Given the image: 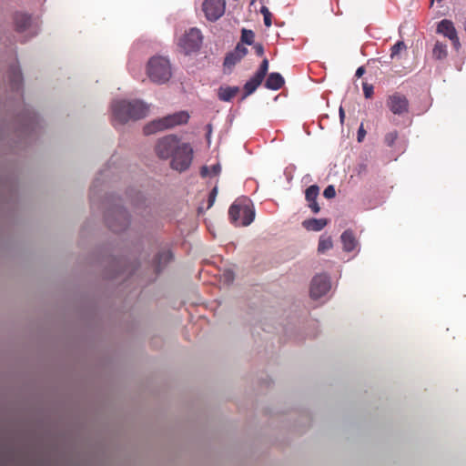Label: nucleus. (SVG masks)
<instances>
[{"mask_svg": "<svg viewBox=\"0 0 466 466\" xmlns=\"http://www.w3.org/2000/svg\"><path fill=\"white\" fill-rule=\"evenodd\" d=\"M111 109L114 123L123 125L130 120H138L147 116L149 106L139 99H122L115 100Z\"/></svg>", "mask_w": 466, "mask_h": 466, "instance_id": "obj_1", "label": "nucleus"}, {"mask_svg": "<svg viewBox=\"0 0 466 466\" xmlns=\"http://www.w3.org/2000/svg\"><path fill=\"white\" fill-rule=\"evenodd\" d=\"M147 74L153 83L158 85L165 84L172 76L171 64L165 56H153L147 62Z\"/></svg>", "mask_w": 466, "mask_h": 466, "instance_id": "obj_2", "label": "nucleus"}, {"mask_svg": "<svg viewBox=\"0 0 466 466\" xmlns=\"http://www.w3.org/2000/svg\"><path fill=\"white\" fill-rule=\"evenodd\" d=\"M231 222L236 226H248L255 218V209L248 198L237 199L228 209Z\"/></svg>", "mask_w": 466, "mask_h": 466, "instance_id": "obj_3", "label": "nucleus"}, {"mask_svg": "<svg viewBox=\"0 0 466 466\" xmlns=\"http://www.w3.org/2000/svg\"><path fill=\"white\" fill-rule=\"evenodd\" d=\"M17 124V137L20 139H25L41 127V118L31 106H24L18 116Z\"/></svg>", "mask_w": 466, "mask_h": 466, "instance_id": "obj_4", "label": "nucleus"}, {"mask_svg": "<svg viewBox=\"0 0 466 466\" xmlns=\"http://www.w3.org/2000/svg\"><path fill=\"white\" fill-rule=\"evenodd\" d=\"M105 219L108 228L116 233L125 231L130 225V217L120 203L109 205Z\"/></svg>", "mask_w": 466, "mask_h": 466, "instance_id": "obj_5", "label": "nucleus"}, {"mask_svg": "<svg viewBox=\"0 0 466 466\" xmlns=\"http://www.w3.org/2000/svg\"><path fill=\"white\" fill-rule=\"evenodd\" d=\"M188 118L189 115L187 112L179 111L163 118L153 120L144 127V133L146 135H151L158 131L171 128L177 125L187 123Z\"/></svg>", "mask_w": 466, "mask_h": 466, "instance_id": "obj_6", "label": "nucleus"}, {"mask_svg": "<svg viewBox=\"0 0 466 466\" xmlns=\"http://www.w3.org/2000/svg\"><path fill=\"white\" fill-rule=\"evenodd\" d=\"M14 23L15 29L20 34H25L26 37H33L39 32L38 19L25 12H16L14 15Z\"/></svg>", "mask_w": 466, "mask_h": 466, "instance_id": "obj_7", "label": "nucleus"}, {"mask_svg": "<svg viewBox=\"0 0 466 466\" xmlns=\"http://www.w3.org/2000/svg\"><path fill=\"white\" fill-rule=\"evenodd\" d=\"M193 149L187 143H181L171 157V167L177 171L187 170L191 165Z\"/></svg>", "mask_w": 466, "mask_h": 466, "instance_id": "obj_8", "label": "nucleus"}, {"mask_svg": "<svg viewBox=\"0 0 466 466\" xmlns=\"http://www.w3.org/2000/svg\"><path fill=\"white\" fill-rule=\"evenodd\" d=\"M203 42V35L201 31L197 27H192L186 31L183 36L179 39V46L184 52L188 55L198 51Z\"/></svg>", "mask_w": 466, "mask_h": 466, "instance_id": "obj_9", "label": "nucleus"}, {"mask_svg": "<svg viewBox=\"0 0 466 466\" xmlns=\"http://www.w3.org/2000/svg\"><path fill=\"white\" fill-rule=\"evenodd\" d=\"M181 142L176 136L164 137L156 145L157 155L162 159H167L177 150Z\"/></svg>", "mask_w": 466, "mask_h": 466, "instance_id": "obj_10", "label": "nucleus"}, {"mask_svg": "<svg viewBox=\"0 0 466 466\" xmlns=\"http://www.w3.org/2000/svg\"><path fill=\"white\" fill-rule=\"evenodd\" d=\"M202 9L206 18L208 21L215 22L218 20L225 13V0H204Z\"/></svg>", "mask_w": 466, "mask_h": 466, "instance_id": "obj_11", "label": "nucleus"}, {"mask_svg": "<svg viewBox=\"0 0 466 466\" xmlns=\"http://www.w3.org/2000/svg\"><path fill=\"white\" fill-rule=\"evenodd\" d=\"M330 278L327 274L316 275L311 281L310 296L317 299L325 296L330 289Z\"/></svg>", "mask_w": 466, "mask_h": 466, "instance_id": "obj_12", "label": "nucleus"}, {"mask_svg": "<svg viewBox=\"0 0 466 466\" xmlns=\"http://www.w3.org/2000/svg\"><path fill=\"white\" fill-rule=\"evenodd\" d=\"M8 78L12 91H14L17 96H21L23 87V76L20 66L16 62L10 65L8 70Z\"/></svg>", "mask_w": 466, "mask_h": 466, "instance_id": "obj_13", "label": "nucleus"}, {"mask_svg": "<svg viewBox=\"0 0 466 466\" xmlns=\"http://www.w3.org/2000/svg\"><path fill=\"white\" fill-rule=\"evenodd\" d=\"M387 106L393 114L402 115L408 111L409 101L403 95L394 94L389 96Z\"/></svg>", "mask_w": 466, "mask_h": 466, "instance_id": "obj_14", "label": "nucleus"}, {"mask_svg": "<svg viewBox=\"0 0 466 466\" xmlns=\"http://www.w3.org/2000/svg\"><path fill=\"white\" fill-rule=\"evenodd\" d=\"M248 54V49L241 43H238L235 49L228 53L224 59V66L231 68Z\"/></svg>", "mask_w": 466, "mask_h": 466, "instance_id": "obj_15", "label": "nucleus"}, {"mask_svg": "<svg viewBox=\"0 0 466 466\" xmlns=\"http://www.w3.org/2000/svg\"><path fill=\"white\" fill-rule=\"evenodd\" d=\"M319 194V187L317 185L309 186L305 191V198L310 210L317 214L320 211V207L317 202Z\"/></svg>", "mask_w": 466, "mask_h": 466, "instance_id": "obj_16", "label": "nucleus"}, {"mask_svg": "<svg viewBox=\"0 0 466 466\" xmlns=\"http://www.w3.org/2000/svg\"><path fill=\"white\" fill-rule=\"evenodd\" d=\"M340 239H341V242L343 245V249L346 252L353 251L358 246V241L352 232V230H350V229L345 230L341 234Z\"/></svg>", "mask_w": 466, "mask_h": 466, "instance_id": "obj_17", "label": "nucleus"}, {"mask_svg": "<svg viewBox=\"0 0 466 466\" xmlns=\"http://www.w3.org/2000/svg\"><path fill=\"white\" fill-rule=\"evenodd\" d=\"M285 84L283 76L277 72L270 73L265 82V87L270 90H279Z\"/></svg>", "mask_w": 466, "mask_h": 466, "instance_id": "obj_18", "label": "nucleus"}, {"mask_svg": "<svg viewBox=\"0 0 466 466\" xmlns=\"http://www.w3.org/2000/svg\"><path fill=\"white\" fill-rule=\"evenodd\" d=\"M437 32L449 39H452L457 34L453 23L447 19H443L438 24Z\"/></svg>", "mask_w": 466, "mask_h": 466, "instance_id": "obj_19", "label": "nucleus"}, {"mask_svg": "<svg viewBox=\"0 0 466 466\" xmlns=\"http://www.w3.org/2000/svg\"><path fill=\"white\" fill-rule=\"evenodd\" d=\"M328 224L326 218H309L302 222V226L309 231L319 232Z\"/></svg>", "mask_w": 466, "mask_h": 466, "instance_id": "obj_20", "label": "nucleus"}, {"mask_svg": "<svg viewBox=\"0 0 466 466\" xmlns=\"http://www.w3.org/2000/svg\"><path fill=\"white\" fill-rule=\"evenodd\" d=\"M172 253L168 249L159 251L154 260L156 270L160 271L172 259Z\"/></svg>", "mask_w": 466, "mask_h": 466, "instance_id": "obj_21", "label": "nucleus"}, {"mask_svg": "<svg viewBox=\"0 0 466 466\" xmlns=\"http://www.w3.org/2000/svg\"><path fill=\"white\" fill-rule=\"evenodd\" d=\"M239 91L238 86H220L218 96L221 101L229 102Z\"/></svg>", "mask_w": 466, "mask_h": 466, "instance_id": "obj_22", "label": "nucleus"}, {"mask_svg": "<svg viewBox=\"0 0 466 466\" xmlns=\"http://www.w3.org/2000/svg\"><path fill=\"white\" fill-rule=\"evenodd\" d=\"M262 81V78H257V76L254 74V76L244 85V95L242 96V100L253 94Z\"/></svg>", "mask_w": 466, "mask_h": 466, "instance_id": "obj_23", "label": "nucleus"}, {"mask_svg": "<svg viewBox=\"0 0 466 466\" xmlns=\"http://www.w3.org/2000/svg\"><path fill=\"white\" fill-rule=\"evenodd\" d=\"M432 56L437 60H442L447 57L448 51L447 46L441 42H436L432 50Z\"/></svg>", "mask_w": 466, "mask_h": 466, "instance_id": "obj_24", "label": "nucleus"}, {"mask_svg": "<svg viewBox=\"0 0 466 466\" xmlns=\"http://www.w3.org/2000/svg\"><path fill=\"white\" fill-rule=\"evenodd\" d=\"M332 246L333 244L330 237L320 236L318 246V251L319 253H324L325 251L330 249Z\"/></svg>", "mask_w": 466, "mask_h": 466, "instance_id": "obj_25", "label": "nucleus"}, {"mask_svg": "<svg viewBox=\"0 0 466 466\" xmlns=\"http://www.w3.org/2000/svg\"><path fill=\"white\" fill-rule=\"evenodd\" d=\"M254 37H255V35H254V32L252 30L246 29V28H243L241 30L240 40H241L242 44H246V45H248V46L253 45L254 44Z\"/></svg>", "mask_w": 466, "mask_h": 466, "instance_id": "obj_26", "label": "nucleus"}, {"mask_svg": "<svg viewBox=\"0 0 466 466\" xmlns=\"http://www.w3.org/2000/svg\"><path fill=\"white\" fill-rule=\"evenodd\" d=\"M102 185V181L100 179V177H96V179L94 180L93 184H92V187H91V196H90V199H91V203L92 205L95 204V201H96V195L97 193L99 192V187Z\"/></svg>", "mask_w": 466, "mask_h": 466, "instance_id": "obj_27", "label": "nucleus"}, {"mask_svg": "<svg viewBox=\"0 0 466 466\" xmlns=\"http://www.w3.org/2000/svg\"><path fill=\"white\" fill-rule=\"evenodd\" d=\"M268 70V60L264 58L259 66V68L255 73L257 78L264 79Z\"/></svg>", "mask_w": 466, "mask_h": 466, "instance_id": "obj_28", "label": "nucleus"}, {"mask_svg": "<svg viewBox=\"0 0 466 466\" xmlns=\"http://www.w3.org/2000/svg\"><path fill=\"white\" fill-rule=\"evenodd\" d=\"M406 46L403 41H398L392 47L390 52L391 59L395 58L400 51L404 50Z\"/></svg>", "mask_w": 466, "mask_h": 466, "instance_id": "obj_29", "label": "nucleus"}, {"mask_svg": "<svg viewBox=\"0 0 466 466\" xmlns=\"http://www.w3.org/2000/svg\"><path fill=\"white\" fill-rule=\"evenodd\" d=\"M260 13L263 15L264 24L267 27H270L272 25L271 13L268 8L265 5L261 6Z\"/></svg>", "mask_w": 466, "mask_h": 466, "instance_id": "obj_30", "label": "nucleus"}, {"mask_svg": "<svg viewBox=\"0 0 466 466\" xmlns=\"http://www.w3.org/2000/svg\"><path fill=\"white\" fill-rule=\"evenodd\" d=\"M398 138V132L397 131H391L386 134L384 141L388 147H392Z\"/></svg>", "mask_w": 466, "mask_h": 466, "instance_id": "obj_31", "label": "nucleus"}, {"mask_svg": "<svg viewBox=\"0 0 466 466\" xmlns=\"http://www.w3.org/2000/svg\"><path fill=\"white\" fill-rule=\"evenodd\" d=\"M323 196L328 198H333L336 196V190L333 185H329L323 191Z\"/></svg>", "mask_w": 466, "mask_h": 466, "instance_id": "obj_32", "label": "nucleus"}, {"mask_svg": "<svg viewBox=\"0 0 466 466\" xmlns=\"http://www.w3.org/2000/svg\"><path fill=\"white\" fill-rule=\"evenodd\" d=\"M363 93H364V96H365L366 98L371 97V96L373 94V86H372V85L364 83L363 84Z\"/></svg>", "mask_w": 466, "mask_h": 466, "instance_id": "obj_33", "label": "nucleus"}, {"mask_svg": "<svg viewBox=\"0 0 466 466\" xmlns=\"http://www.w3.org/2000/svg\"><path fill=\"white\" fill-rule=\"evenodd\" d=\"M254 49H255L256 54L258 56H262L264 55V47L261 44H259V43L254 44Z\"/></svg>", "mask_w": 466, "mask_h": 466, "instance_id": "obj_34", "label": "nucleus"}, {"mask_svg": "<svg viewBox=\"0 0 466 466\" xmlns=\"http://www.w3.org/2000/svg\"><path fill=\"white\" fill-rule=\"evenodd\" d=\"M220 171H221V166L219 163H217L210 167V172L212 175H218L220 173Z\"/></svg>", "mask_w": 466, "mask_h": 466, "instance_id": "obj_35", "label": "nucleus"}, {"mask_svg": "<svg viewBox=\"0 0 466 466\" xmlns=\"http://www.w3.org/2000/svg\"><path fill=\"white\" fill-rule=\"evenodd\" d=\"M366 135V131L363 128V126L361 125L358 130L357 138L359 142H361Z\"/></svg>", "mask_w": 466, "mask_h": 466, "instance_id": "obj_36", "label": "nucleus"}, {"mask_svg": "<svg viewBox=\"0 0 466 466\" xmlns=\"http://www.w3.org/2000/svg\"><path fill=\"white\" fill-rule=\"evenodd\" d=\"M200 175L203 177H206L208 176H210L212 175L211 172H210V168L207 166H203L200 169Z\"/></svg>", "mask_w": 466, "mask_h": 466, "instance_id": "obj_37", "label": "nucleus"}, {"mask_svg": "<svg viewBox=\"0 0 466 466\" xmlns=\"http://www.w3.org/2000/svg\"><path fill=\"white\" fill-rule=\"evenodd\" d=\"M450 40L452 42L455 49L458 50L461 46V44H460V40H459L457 34L455 35V37H452V39H450Z\"/></svg>", "mask_w": 466, "mask_h": 466, "instance_id": "obj_38", "label": "nucleus"}, {"mask_svg": "<svg viewBox=\"0 0 466 466\" xmlns=\"http://www.w3.org/2000/svg\"><path fill=\"white\" fill-rule=\"evenodd\" d=\"M224 277H225V279L228 281V282H232L233 279H234V275L231 271H226L224 273Z\"/></svg>", "mask_w": 466, "mask_h": 466, "instance_id": "obj_39", "label": "nucleus"}, {"mask_svg": "<svg viewBox=\"0 0 466 466\" xmlns=\"http://www.w3.org/2000/svg\"><path fill=\"white\" fill-rule=\"evenodd\" d=\"M215 200L216 198L213 197V196H208V206H207V208H210L214 203H215Z\"/></svg>", "mask_w": 466, "mask_h": 466, "instance_id": "obj_40", "label": "nucleus"}, {"mask_svg": "<svg viewBox=\"0 0 466 466\" xmlns=\"http://www.w3.org/2000/svg\"><path fill=\"white\" fill-rule=\"evenodd\" d=\"M339 115L340 122L343 123L344 118H345V112H344V109H343L342 106H340L339 109Z\"/></svg>", "mask_w": 466, "mask_h": 466, "instance_id": "obj_41", "label": "nucleus"}, {"mask_svg": "<svg viewBox=\"0 0 466 466\" xmlns=\"http://www.w3.org/2000/svg\"><path fill=\"white\" fill-rule=\"evenodd\" d=\"M365 73V69L363 66H360L357 70H356V76L357 77H360L363 74Z\"/></svg>", "mask_w": 466, "mask_h": 466, "instance_id": "obj_42", "label": "nucleus"}, {"mask_svg": "<svg viewBox=\"0 0 466 466\" xmlns=\"http://www.w3.org/2000/svg\"><path fill=\"white\" fill-rule=\"evenodd\" d=\"M217 194H218V187H215L209 193L210 196H213L215 198L217 197Z\"/></svg>", "mask_w": 466, "mask_h": 466, "instance_id": "obj_43", "label": "nucleus"}, {"mask_svg": "<svg viewBox=\"0 0 466 466\" xmlns=\"http://www.w3.org/2000/svg\"><path fill=\"white\" fill-rule=\"evenodd\" d=\"M209 131L211 130V125H208Z\"/></svg>", "mask_w": 466, "mask_h": 466, "instance_id": "obj_44", "label": "nucleus"}, {"mask_svg": "<svg viewBox=\"0 0 466 466\" xmlns=\"http://www.w3.org/2000/svg\"><path fill=\"white\" fill-rule=\"evenodd\" d=\"M464 30H465V32H466V21H465V25H464Z\"/></svg>", "mask_w": 466, "mask_h": 466, "instance_id": "obj_45", "label": "nucleus"}, {"mask_svg": "<svg viewBox=\"0 0 466 466\" xmlns=\"http://www.w3.org/2000/svg\"><path fill=\"white\" fill-rule=\"evenodd\" d=\"M438 2H441L442 0H437Z\"/></svg>", "mask_w": 466, "mask_h": 466, "instance_id": "obj_46", "label": "nucleus"}]
</instances>
